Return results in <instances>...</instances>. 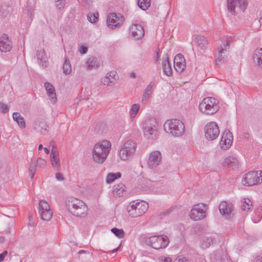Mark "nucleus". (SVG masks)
Returning a JSON list of instances; mask_svg holds the SVG:
<instances>
[{"mask_svg":"<svg viewBox=\"0 0 262 262\" xmlns=\"http://www.w3.org/2000/svg\"><path fill=\"white\" fill-rule=\"evenodd\" d=\"M4 257H3L2 254H0V262L4 260Z\"/></svg>","mask_w":262,"mask_h":262,"instance_id":"61","label":"nucleus"},{"mask_svg":"<svg viewBox=\"0 0 262 262\" xmlns=\"http://www.w3.org/2000/svg\"><path fill=\"white\" fill-rule=\"evenodd\" d=\"M66 204L69 211L74 215L84 217L88 214L87 205L79 199L75 198H69Z\"/></svg>","mask_w":262,"mask_h":262,"instance_id":"2","label":"nucleus"},{"mask_svg":"<svg viewBox=\"0 0 262 262\" xmlns=\"http://www.w3.org/2000/svg\"><path fill=\"white\" fill-rule=\"evenodd\" d=\"M124 20V17L122 14L111 13L107 17L106 23L110 28L115 29L120 27Z\"/></svg>","mask_w":262,"mask_h":262,"instance_id":"14","label":"nucleus"},{"mask_svg":"<svg viewBox=\"0 0 262 262\" xmlns=\"http://www.w3.org/2000/svg\"><path fill=\"white\" fill-rule=\"evenodd\" d=\"M101 83L104 85H108L110 84L113 83L112 81H111L110 79L106 76L101 79Z\"/></svg>","mask_w":262,"mask_h":262,"instance_id":"45","label":"nucleus"},{"mask_svg":"<svg viewBox=\"0 0 262 262\" xmlns=\"http://www.w3.org/2000/svg\"><path fill=\"white\" fill-rule=\"evenodd\" d=\"M50 158L52 166L58 169L60 166L58 150H51Z\"/></svg>","mask_w":262,"mask_h":262,"instance_id":"27","label":"nucleus"},{"mask_svg":"<svg viewBox=\"0 0 262 262\" xmlns=\"http://www.w3.org/2000/svg\"><path fill=\"white\" fill-rule=\"evenodd\" d=\"M48 125L43 119H37L34 122V128L37 132L46 135L48 132Z\"/></svg>","mask_w":262,"mask_h":262,"instance_id":"21","label":"nucleus"},{"mask_svg":"<svg viewBox=\"0 0 262 262\" xmlns=\"http://www.w3.org/2000/svg\"><path fill=\"white\" fill-rule=\"evenodd\" d=\"M111 231L118 237L121 238L124 236V232L122 229H118L117 228H113Z\"/></svg>","mask_w":262,"mask_h":262,"instance_id":"42","label":"nucleus"},{"mask_svg":"<svg viewBox=\"0 0 262 262\" xmlns=\"http://www.w3.org/2000/svg\"><path fill=\"white\" fill-rule=\"evenodd\" d=\"M259 211H262V207L261 206L258 208L257 212H258Z\"/></svg>","mask_w":262,"mask_h":262,"instance_id":"62","label":"nucleus"},{"mask_svg":"<svg viewBox=\"0 0 262 262\" xmlns=\"http://www.w3.org/2000/svg\"><path fill=\"white\" fill-rule=\"evenodd\" d=\"M162 162V154L158 150L153 151L149 154L147 164L150 169H154L158 166Z\"/></svg>","mask_w":262,"mask_h":262,"instance_id":"15","label":"nucleus"},{"mask_svg":"<svg viewBox=\"0 0 262 262\" xmlns=\"http://www.w3.org/2000/svg\"><path fill=\"white\" fill-rule=\"evenodd\" d=\"M220 134L219 126L216 123L211 122L205 127V137L207 140L211 141L217 138Z\"/></svg>","mask_w":262,"mask_h":262,"instance_id":"12","label":"nucleus"},{"mask_svg":"<svg viewBox=\"0 0 262 262\" xmlns=\"http://www.w3.org/2000/svg\"><path fill=\"white\" fill-rule=\"evenodd\" d=\"M88 20L91 23H95L98 20L99 13L98 12L89 13L87 16Z\"/></svg>","mask_w":262,"mask_h":262,"instance_id":"41","label":"nucleus"},{"mask_svg":"<svg viewBox=\"0 0 262 262\" xmlns=\"http://www.w3.org/2000/svg\"><path fill=\"white\" fill-rule=\"evenodd\" d=\"M145 242L147 245L150 246L155 249H160L166 248L168 246L169 241L167 236L163 235L147 237Z\"/></svg>","mask_w":262,"mask_h":262,"instance_id":"6","label":"nucleus"},{"mask_svg":"<svg viewBox=\"0 0 262 262\" xmlns=\"http://www.w3.org/2000/svg\"><path fill=\"white\" fill-rule=\"evenodd\" d=\"M152 93V85L151 82L148 84L145 89L142 97L141 102L143 104H146L148 102L149 97Z\"/></svg>","mask_w":262,"mask_h":262,"instance_id":"28","label":"nucleus"},{"mask_svg":"<svg viewBox=\"0 0 262 262\" xmlns=\"http://www.w3.org/2000/svg\"><path fill=\"white\" fill-rule=\"evenodd\" d=\"M106 76L110 79L113 83H115L117 78L118 77L117 72L114 71L107 73Z\"/></svg>","mask_w":262,"mask_h":262,"instance_id":"43","label":"nucleus"},{"mask_svg":"<svg viewBox=\"0 0 262 262\" xmlns=\"http://www.w3.org/2000/svg\"><path fill=\"white\" fill-rule=\"evenodd\" d=\"M43 148L42 144L39 145L38 149L41 150Z\"/></svg>","mask_w":262,"mask_h":262,"instance_id":"63","label":"nucleus"},{"mask_svg":"<svg viewBox=\"0 0 262 262\" xmlns=\"http://www.w3.org/2000/svg\"><path fill=\"white\" fill-rule=\"evenodd\" d=\"M144 28L140 24H133L129 28V34L135 39H141L144 36Z\"/></svg>","mask_w":262,"mask_h":262,"instance_id":"17","label":"nucleus"},{"mask_svg":"<svg viewBox=\"0 0 262 262\" xmlns=\"http://www.w3.org/2000/svg\"><path fill=\"white\" fill-rule=\"evenodd\" d=\"M160 259L161 262H171V259L169 257H161Z\"/></svg>","mask_w":262,"mask_h":262,"instance_id":"52","label":"nucleus"},{"mask_svg":"<svg viewBox=\"0 0 262 262\" xmlns=\"http://www.w3.org/2000/svg\"><path fill=\"white\" fill-rule=\"evenodd\" d=\"M261 171L258 173L257 171H251L245 174L242 180L243 185L252 186L258 184L262 182Z\"/></svg>","mask_w":262,"mask_h":262,"instance_id":"9","label":"nucleus"},{"mask_svg":"<svg viewBox=\"0 0 262 262\" xmlns=\"http://www.w3.org/2000/svg\"><path fill=\"white\" fill-rule=\"evenodd\" d=\"M36 56L38 63L42 67H47L48 57L45 52V50H41L37 51L36 53Z\"/></svg>","mask_w":262,"mask_h":262,"instance_id":"26","label":"nucleus"},{"mask_svg":"<svg viewBox=\"0 0 262 262\" xmlns=\"http://www.w3.org/2000/svg\"><path fill=\"white\" fill-rule=\"evenodd\" d=\"M111 149V143L109 141L104 140L97 142L93 150V159L99 164L103 163L106 160Z\"/></svg>","mask_w":262,"mask_h":262,"instance_id":"1","label":"nucleus"},{"mask_svg":"<svg viewBox=\"0 0 262 262\" xmlns=\"http://www.w3.org/2000/svg\"><path fill=\"white\" fill-rule=\"evenodd\" d=\"M252 207V202L249 199H244V201L241 205V209L243 211H248Z\"/></svg>","mask_w":262,"mask_h":262,"instance_id":"37","label":"nucleus"},{"mask_svg":"<svg viewBox=\"0 0 262 262\" xmlns=\"http://www.w3.org/2000/svg\"><path fill=\"white\" fill-rule=\"evenodd\" d=\"M130 76L132 78H135L136 76V75L135 73L132 72L130 73Z\"/></svg>","mask_w":262,"mask_h":262,"instance_id":"56","label":"nucleus"},{"mask_svg":"<svg viewBox=\"0 0 262 262\" xmlns=\"http://www.w3.org/2000/svg\"><path fill=\"white\" fill-rule=\"evenodd\" d=\"M3 241H4V237H0V243H2V242H3Z\"/></svg>","mask_w":262,"mask_h":262,"instance_id":"64","label":"nucleus"},{"mask_svg":"<svg viewBox=\"0 0 262 262\" xmlns=\"http://www.w3.org/2000/svg\"><path fill=\"white\" fill-rule=\"evenodd\" d=\"M173 65L176 71L179 73L184 70L186 67L185 59L182 54H178L174 57Z\"/></svg>","mask_w":262,"mask_h":262,"instance_id":"19","label":"nucleus"},{"mask_svg":"<svg viewBox=\"0 0 262 262\" xmlns=\"http://www.w3.org/2000/svg\"><path fill=\"white\" fill-rule=\"evenodd\" d=\"M50 147L52 148L51 150H58L55 141H51L50 143Z\"/></svg>","mask_w":262,"mask_h":262,"instance_id":"48","label":"nucleus"},{"mask_svg":"<svg viewBox=\"0 0 262 262\" xmlns=\"http://www.w3.org/2000/svg\"><path fill=\"white\" fill-rule=\"evenodd\" d=\"M213 239L211 237H204L201 242V247L202 249H206L213 243Z\"/></svg>","mask_w":262,"mask_h":262,"instance_id":"33","label":"nucleus"},{"mask_svg":"<svg viewBox=\"0 0 262 262\" xmlns=\"http://www.w3.org/2000/svg\"><path fill=\"white\" fill-rule=\"evenodd\" d=\"M159 56H159V55L158 53H157V57H156V58H155V61H157L158 60L159 58Z\"/></svg>","mask_w":262,"mask_h":262,"instance_id":"60","label":"nucleus"},{"mask_svg":"<svg viewBox=\"0 0 262 262\" xmlns=\"http://www.w3.org/2000/svg\"><path fill=\"white\" fill-rule=\"evenodd\" d=\"M246 0H227V7L228 11L232 14H237L236 9H238L244 11L247 8Z\"/></svg>","mask_w":262,"mask_h":262,"instance_id":"11","label":"nucleus"},{"mask_svg":"<svg viewBox=\"0 0 262 262\" xmlns=\"http://www.w3.org/2000/svg\"><path fill=\"white\" fill-rule=\"evenodd\" d=\"M206 205L204 203L194 205L189 213L190 218L196 221L204 219L206 216Z\"/></svg>","mask_w":262,"mask_h":262,"instance_id":"10","label":"nucleus"},{"mask_svg":"<svg viewBox=\"0 0 262 262\" xmlns=\"http://www.w3.org/2000/svg\"><path fill=\"white\" fill-rule=\"evenodd\" d=\"M121 174L120 172L117 173H110L107 174L106 182L107 183L110 184L113 182L116 179L120 178Z\"/></svg>","mask_w":262,"mask_h":262,"instance_id":"36","label":"nucleus"},{"mask_svg":"<svg viewBox=\"0 0 262 262\" xmlns=\"http://www.w3.org/2000/svg\"><path fill=\"white\" fill-rule=\"evenodd\" d=\"M121 244H120V245L116 248L114 249V250H112V252H117L119 248H120V246Z\"/></svg>","mask_w":262,"mask_h":262,"instance_id":"59","label":"nucleus"},{"mask_svg":"<svg viewBox=\"0 0 262 262\" xmlns=\"http://www.w3.org/2000/svg\"><path fill=\"white\" fill-rule=\"evenodd\" d=\"M223 165L224 166H227L232 169H235L238 167V160L233 156H228L224 159Z\"/></svg>","mask_w":262,"mask_h":262,"instance_id":"25","label":"nucleus"},{"mask_svg":"<svg viewBox=\"0 0 262 262\" xmlns=\"http://www.w3.org/2000/svg\"><path fill=\"white\" fill-rule=\"evenodd\" d=\"M44 86L50 101L52 103H55L56 102L57 98L54 86L50 82H46L44 83Z\"/></svg>","mask_w":262,"mask_h":262,"instance_id":"23","label":"nucleus"},{"mask_svg":"<svg viewBox=\"0 0 262 262\" xmlns=\"http://www.w3.org/2000/svg\"><path fill=\"white\" fill-rule=\"evenodd\" d=\"M174 262H188V260L185 258H177Z\"/></svg>","mask_w":262,"mask_h":262,"instance_id":"53","label":"nucleus"},{"mask_svg":"<svg viewBox=\"0 0 262 262\" xmlns=\"http://www.w3.org/2000/svg\"><path fill=\"white\" fill-rule=\"evenodd\" d=\"M0 108L3 114L7 113L9 111V107L7 104H5L2 102L0 103Z\"/></svg>","mask_w":262,"mask_h":262,"instance_id":"46","label":"nucleus"},{"mask_svg":"<svg viewBox=\"0 0 262 262\" xmlns=\"http://www.w3.org/2000/svg\"><path fill=\"white\" fill-rule=\"evenodd\" d=\"M86 64L89 69H92V68L96 69L98 67L97 59L94 57L88 58Z\"/></svg>","mask_w":262,"mask_h":262,"instance_id":"34","label":"nucleus"},{"mask_svg":"<svg viewBox=\"0 0 262 262\" xmlns=\"http://www.w3.org/2000/svg\"><path fill=\"white\" fill-rule=\"evenodd\" d=\"M138 5L140 9L146 10L150 6V0H138Z\"/></svg>","mask_w":262,"mask_h":262,"instance_id":"38","label":"nucleus"},{"mask_svg":"<svg viewBox=\"0 0 262 262\" xmlns=\"http://www.w3.org/2000/svg\"><path fill=\"white\" fill-rule=\"evenodd\" d=\"M173 209H174V208H170L167 209V210L162 212L161 213V215L167 216L172 211V210Z\"/></svg>","mask_w":262,"mask_h":262,"instance_id":"47","label":"nucleus"},{"mask_svg":"<svg viewBox=\"0 0 262 262\" xmlns=\"http://www.w3.org/2000/svg\"><path fill=\"white\" fill-rule=\"evenodd\" d=\"M126 187L122 183H119L113 186V193L115 196H120L122 195L125 190Z\"/></svg>","mask_w":262,"mask_h":262,"instance_id":"29","label":"nucleus"},{"mask_svg":"<svg viewBox=\"0 0 262 262\" xmlns=\"http://www.w3.org/2000/svg\"><path fill=\"white\" fill-rule=\"evenodd\" d=\"M164 129L173 136H181L185 132L184 123L180 120H168L164 124Z\"/></svg>","mask_w":262,"mask_h":262,"instance_id":"4","label":"nucleus"},{"mask_svg":"<svg viewBox=\"0 0 262 262\" xmlns=\"http://www.w3.org/2000/svg\"><path fill=\"white\" fill-rule=\"evenodd\" d=\"M148 208V204L144 201L130 202L126 209L129 215L132 217H137L144 214Z\"/></svg>","mask_w":262,"mask_h":262,"instance_id":"5","label":"nucleus"},{"mask_svg":"<svg viewBox=\"0 0 262 262\" xmlns=\"http://www.w3.org/2000/svg\"><path fill=\"white\" fill-rule=\"evenodd\" d=\"M197 46L203 51L205 50L208 45V41L203 36H198L195 38Z\"/></svg>","mask_w":262,"mask_h":262,"instance_id":"31","label":"nucleus"},{"mask_svg":"<svg viewBox=\"0 0 262 262\" xmlns=\"http://www.w3.org/2000/svg\"><path fill=\"white\" fill-rule=\"evenodd\" d=\"M12 48V41L7 34H4L0 38V50L3 52L10 51Z\"/></svg>","mask_w":262,"mask_h":262,"instance_id":"20","label":"nucleus"},{"mask_svg":"<svg viewBox=\"0 0 262 262\" xmlns=\"http://www.w3.org/2000/svg\"><path fill=\"white\" fill-rule=\"evenodd\" d=\"M79 51L81 54H85L88 51V48L86 47L81 46Z\"/></svg>","mask_w":262,"mask_h":262,"instance_id":"50","label":"nucleus"},{"mask_svg":"<svg viewBox=\"0 0 262 262\" xmlns=\"http://www.w3.org/2000/svg\"><path fill=\"white\" fill-rule=\"evenodd\" d=\"M219 101L214 97H207L204 98L199 104V110L203 114L212 115L219 110Z\"/></svg>","mask_w":262,"mask_h":262,"instance_id":"3","label":"nucleus"},{"mask_svg":"<svg viewBox=\"0 0 262 262\" xmlns=\"http://www.w3.org/2000/svg\"><path fill=\"white\" fill-rule=\"evenodd\" d=\"M55 7L58 10H62L65 6V0H55Z\"/></svg>","mask_w":262,"mask_h":262,"instance_id":"44","label":"nucleus"},{"mask_svg":"<svg viewBox=\"0 0 262 262\" xmlns=\"http://www.w3.org/2000/svg\"><path fill=\"white\" fill-rule=\"evenodd\" d=\"M233 142V136L229 130H225L222 135L220 145L222 149L226 150L229 148Z\"/></svg>","mask_w":262,"mask_h":262,"instance_id":"18","label":"nucleus"},{"mask_svg":"<svg viewBox=\"0 0 262 262\" xmlns=\"http://www.w3.org/2000/svg\"><path fill=\"white\" fill-rule=\"evenodd\" d=\"M219 209L220 213L225 215L227 217L230 218L233 214V206L231 204L227 202L224 201L221 202L219 205Z\"/></svg>","mask_w":262,"mask_h":262,"instance_id":"22","label":"nucleus"},{"mask_svg":"<svg viewBox=\"0 0 262 262\" xmlns=\"http://www.w3.org/2000/svg\"><path fill=\"white\" fill-rule=\"evenodd\" d=\"M253 60L257 62L259 67L262 68V48L255 50L253 55Z\"/></svg>","mask_w":262,"mask_h":262,"instance_id":"32","label":"nucleus"},{"mask_svg":"<svg viewBox=\"0 0 262 262\" xmlns=\"http://www.w3.org/2000/svg\"><path fill=\"white\" fill-rule=\"evenodd\" d=\"M140 109V105L138 104H134L132 105L130 111L129 115L131 118H134L138 114Z\"/></svg>","mask_w":262,"mask_h":262,"instance_id":"39","label":"nucleus"},{"mask_svg":"<svg viewBox=\"0 0 262 262\" xmlns=\"http://www.w3.org/2000/svg\"><path fill=\"white\" fill-rule=\"evenodd\" d=\"M230 41L228 40L223 46H219L217 48L218 54L216 58V63L220 64L224 62L226 57L227 56L228 52L230 48Z\"/></svg>","mask_w":262,"mask_h":262,"instance_id":"16","label":"nucleus"},{"mask_svg":"<svg viewBox=\"0 0 262 262\" xmlns=\"http://www.w3.org/2000/svg\"><path fill=\"white\" fill-rule=\"evenodd\" d=\"M56 179L58 181H62L64 180V177L60 173H57L55 175Z\"/></svg>","mask_w":262,"mask_h":262,"instance_id":"49","label":"nucleus"},{"mask_svg":"<svg viewBox=\"0 0 262 262\" xmlns=\"http://www.w3.org/2000/svg\"><path fill=\"white\" fill-rule=\"evenodd\" d=\"M253 262H262V253L256 256Z\"/></svg>","mask_w":262,"mask_h":262,"instance_id":"51","label":"nucleus"},{"mask_svg":"<svg viewBox=\"0 0 262 262\" xmlns=\"http://www.w3.org/2000/svg\"><path fill=\"white\" fill-rule=\"evenodd\" d=\"M144 136L148 139H154L157 135V121L154 118H148L144 123Z\"/></svg>","mask_w":262,"mask_h":262,"instance_id":"8","label":"nucleus"},{"mask_svg":"<svg viewBox=\"0 0 262 262\" xmlns=\"http://www.w3.org/2000/svg\"><path fill=\"white\" fill-rule=\"evenodd\" d=\"M162 67L164 73L168 76H170L172 74L171 67L168 59V55L165 54L163 57Z\"/></svg>","mask_w":262,"mask_h":262,"instance_id":"24","label":"nucleus"},{"mask_svg":"<svg viewBox=\"0 0 262 262\" xmlns=\"http://www.w3.org/2000/svg\"><path fill=\"white\" fill-rule=\"evenodd\" d=\"M39 162H40V164L42 165H45L46 163V161L43 159H40Z\"/></svg>","mask_w":262,"mask_h":262,"instance_id":"55","label":"nucleus"},{"mask_svg":"<svg viewBox=\"0 0 262 262\" xmlns=\"http://www.w3.org/2000/svg\"><path fill=\"white\" fill-rule=\"evenodd\" d=\"M7 253H8L7 251L5 250L1 254H2L3 257L4 258L5 256L7 254Z\"/></svg>","mask_w":262,"mask_h":262,"instance_id":"58","label":"nucleus"},{"mask_svg":"<svg viewBox=\"0 0 262 262\" xmlns=\"http://www.w3.org/2000/svg\"><path fill=\"white\" fill-rule=\"evenodd\" d=\"M137 144L132 140L126 141L119 151V157L122 160H127L133 156L136 151Z\"/></svg>","mask_w":262,"mask_h":262,"instance_id":"7","label":"nucleus"},{"mask_svg":"<svg viewBox=\"0 0 262 262\" xmlns=\"http://www.w3.org/2000/svg\"><path fill=\"white\" fill-rule=\"evenodd\" d=\"M38 160H32L29 168V176L31 179H33L36 172V167L37 165Z\"/></svg>","mask_w":262,"mask_h":262,"instance_id":"35","label":"nucleus"},{"mask_svg":"<svg viewBox=\"0 0 262 262\" xmlns=\"http://www.w3.org/2000/svg\"><path fill=\"white\" fill-rule=\"evenodd\" d=\"M71 72V65L69 61L66 58L63 64V72L66 75H69Z\"/></svg>","mask_w":262,"mask_h":262,"instance_id":"40","label":"nucleus"},{"mask_svg":"<svg viewBox=\"0 0 262 262\" xmlns=\"http://www.w3.org/2000/svg\"><path fill=\"white\" fill-rule=\"evenodd\" d=\"M28 10V15L30 16V17H32V16L33 15V11H34L33 8H30L29 10Z\"/></svg>","mask_w":262,"mask_h":262,"instance_id":"54","label":"nucleus"},{"mask_svg":"<svg viewBox=\"0 0 262 262\" xmlns=\"http://www.w3.org/2000/svg\"><path fill=\"white\" fill-rule=\"evenodd\" d=\"M43 150H44V151H45L46 154H49L50 151H49V150L47 147H44L43 148Z\"/></svg>","mask_w":262,"mask_h":262,"instance_id":"57","label":"nucleus"},{"mask_svg":"<svg viewBox=\"0 0 262 262\" xmlns=\"http://www.w3.org/2000/svg\"><path fill=\"white\" fill-rule=\"evenodd\" d=\"M39 214L42 220L49 221L53 216V212L47 201L40 200L39 202Z\"/></svg>","mask_w":262,"mask_h":262,"instance_id":"13","label":"nucleus"},{"mask_svg":"<svg viewBox=\"0 0 262 262\" xmlns=\"http://www.w3.org/2000/svg\"><path fill=\"white\" fill-rule=\"evenodd\" d=\"M13 118L15 121L18 125L22 128H24L26 127V122L24 117L20 115L19 113L15 112L13 114Z\"/></svg>","mask_w":262,"mask_h":262,"instance_id":"30","label":"nucleus"}]
</instances>
